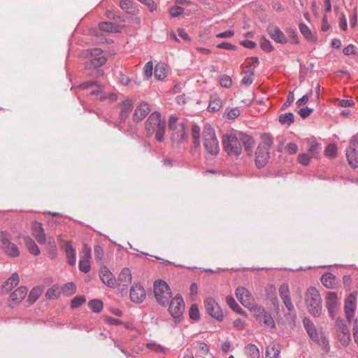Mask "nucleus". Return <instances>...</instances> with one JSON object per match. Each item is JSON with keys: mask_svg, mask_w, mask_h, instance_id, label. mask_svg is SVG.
Segmentation results:
<instances>
[{"mask_svg": "<svg viewBox=\"0 0 358 358\" xmlns=\"http://www.w3.org/2000/svg\"><path fill=\"white\" fill-rule=\"evenodd\" d=\"M166 129V122L162 120L161 115L157 112L151 113L145 122V131L148 136H152L155 133V138L162 142Z\"/></svg>", "mask_w": 358, "mask_h": 358, "instance_id": "nucleus-1", "label": "nucleus"}, {"mask_svg": "<svg viewBox=\"0 0 358 358\" xmlns=\"http://www.w3.org/2000/svg\"><path fill=\"white\" fill-rule=\"evenodd\" d=\"M306 303L308 312L313 317H318L322 313V299L319 291L315 287H310L306 293Z\"/></svg>", "mask_w": 358, "mask_h": 358, "instance_id": "nucleus-2", "label": "nucleus"}, {"mask_svg": "<svg viewBox=\"0 0 358 358\" xmlns=\"http://www.w3.org/2000/svg\"><path fill=\"white\" fill-rule=\"evenodd\" d=\"M203 145L208 153L211 155H217L220 150L218 141L215 131L209 126L206 125L203 130Z\"/></svg>", "mask_w": 358, "mask_h": 358, "instance_id": "nucleus-3", "label": "nucleus"}, {"mask_svg": "<svg viewBox=\"0 0 358 358\" xmlns=\"http://www.w3.org/2000/svg\"><path fill=\"white\" fill-rule=\"evenodd\" d=\"M102 50L100 48H93L85 50L83 52L84 57H92L91 59L85 63V68L87 69H92L103 66L107 61V59L101 56Z\"/></svg>", "mask_w": 358, "mask_h": 358, "instance_id": "nucleus-4", "label": "nucleus"}, {"mask_svg": "<svg viewBox=\"0 0 358 358\" xmlns=\"http://www.w3.org/2000/svg\"><path fill=\"white\" fill-rule=\"evenodd\" d=\"M222 145L224 150L229 155H239L241 153V145L236 136L232 132L223 135Z\"/></svg>", "mask_w": 358, "mask_h": 358, "instance_id": "nucleus-5", "label": "nucleus"}, {"mask_svg": "<svg viewBox=\"0 0 358 358\" xmlns=\"http://www.w3.org/2000/svg\"><path fill=\"white\" fill-rule=\"evenodd\" d=\"M154 293L157 302L163 306L166 305L171 297V292L169 285L162 280L155 282Z\"/></svg>", "mask_w": 358, "mask_h": 358, "instance_id": "nucleus-6", "label": "nucleus"}, {"mask_svg": "<svg viewBox=\"0 0 358 358\" xmlns=\"http://www.w3.org/2000/svg\"><path fill=\"white\" fill-rule=\"evenodd\" d=\"M250 310L253 312L254 317L259 322L263 323L264 326L271 329L275 327V324L271 315L266 312L262 306L255 305Z\"/></svg>", "mask_w": 358, "mask_h": 358, "instance_id": "nucleus-7", "label": "nucleus"}, {"mask_svg": "<svg viewBox=\"0 0 358 358\" xmlns=\"http://www.w3.org/2000/svg\"><path fill=\"white\" fill-rule=\"evenodd\" d=\"M236 296L237 299L243 306L248 309L252 308L255 304V299L251 293L245 287H239L236 290Z\"/></svg>", "mask_w": 358, "mask_h": 358, "instance_id": "nucleus-8", "label": "nucleus"}, {"mask_svg": "<svg viewBox=\"0 0 358 358\" xmlns=\"http://www.w3.org/2000/svg\"><path fill=\"white\" fill-rule=\"evenodd\" d=\"M204 305L207 313L218 321L223 319L222 311L217 302L213 298L208 297L205 299Z\"/></svg>", "mask_w": 358, "mask_h": 358, "instance_id": "nucleus-9", "label": "nucleus"}, {"mask_svg": "<svg viewBox=\"0 0 358 358\" xmlns=\"http://www.w3.org/2000/svg\"><path fill=\"white\" fill-rule=\"evenodd\" d=\"M336 325L337 336L339 341L343 346L348 345L350 341V334L347 325L345 324L344 321L339 317L336 319Z\"/></svg>", "mask_w": 358, "mask_h": 358, "instance_id": "nucleus-10", "label": "nucleus"}, {"mask_svg": "<svg viewBox=\"0 0 358 358\" xmlns=\"http://www.w3.org/2000/svg\"><path fill=\"white\" fill-rule=\"evenodd\" d=\"M303 322L308 334L314 342L326 344L325 337L322 334L318 333L315 325L309 319L304 318Z\"/></svg>", "mask_w": 358, "mask_h": 358, "instance_id": "nucleus-11", "label": "nucleus"}, {"mask_svg": "<svg viewBox=\"0 0 358 358\" xmlns=\"http://www.w3.org/2000/svg\"><path fill=\"white\" fill-rule=\"evenodd\" d=\"M169 311L173 318H180L185 311V303L179 295L173 298L169 305Z\"/></svg>", "mask_w": 358, "mask_h": 358, "instance_id": "nucleus-12", "label": "nucleus"}, {"mask_svg": "<svg viewBox=\"0 0 358 358\" xmlns=\"http://www.w3.org/2000/svg\"><path fill=\"white\" fill-rule=\"evenodd\" d=\"M178 119L174 116H171L169 122V127L170 130L173 131L172 139L173 141L184 140L187 138L185 127L182 124L180 125L179 127H176V122Z\"/></svg>", "mask_w": 358, "mask_h": 358, "instance_id": "nucleus-13", "label": "nucleus"}, {"mask_svg": "<svg viewBox=\"0 0 358 358\" xmlns=\"http://www.w3.org/2000/svg\"><path fill=\"white\" fill-rule=\"evenodd\" d=\"M356 309V297L350 294L345 301L344 310L346 318L350 322L354 317Z\"/></svg>", "mask_w": 358, "mask_h": 358, "instance_id": "nucleus-14", "label": "nucleus"}, {"mask_svg": "<svg viewBox=\"0 0 358 358\" xmlns=\"http://www.w3.org/2000/svg\"><path fill=\"white\" fill-rule=\"evenodd\" d=\"M338 300L337 294L333 292H329L326 298V306L328 309L330 317H334L336 311L338 306Z\"/></svg>", "mask_w": 358, "mask_h": 358, "instance_id": "nucleus-15", "label": "nucleus"}, {"mask_svg": "<svg viewBox=\"0 0 358 358\" xmlns=\"http://www.w3.org/2000/svg\"><path fill=\"white\" fill-rule=\"evenodd\" d=\"M131 300L136 303H142L145 298L144 288L139 284L133 285L130 290Z\"/></svg>", "mask_w": 358, "mask_h": 358, "instance_id": "nucleus-16", "label": "nucleus"}, {"mask_svg": "<svg viewBox=\"0 0 358 358\" xmlns=\"http://www.w3.org/2000/svg\"><path fill=\"white\" fill-rule=\"evenodd\" d=\"M279 294L282 300L283 303L286 306V308L292 311L294 310V306L292 303L290 295H289V286L287 284H282L279 287Z\"/></svg>", "mask_w": 358, "mask_h": 358, "instance_id": "nucleus-17", "label": "nucleus"}, {"mask_svg": "<svg viewBox=\"0 0 358 358\" xmlns=\"http://www.w3.org/2000/svg\"><path fill=\"white\" fill-rule=\"evenodd\" d=\"M131 272L128 268H124L119 274L117 284L119 287H122V290L127 288L131 282Z\"/></svg>", "mask_w": 358, "mask_h": 358, "instance_id": "nucleus-18", "label": "nucleus"}, {"mask_svg": "<svg viewBox=\"0 0 358 358\" xmlns=\"http://www.w3.org/2000/svg\"><path fill=\"white\" fill-rule=\"evenodd\" d=\"M99 276L101 281L110 287H113L117 285V281L113 274L106 266L101 268Z\"/></svg>", "mask_w": 358, "mask_h": 358, "instance_id": "nucleus-19", "label": "nucleus"}, {"mask_svg": "<svg viewBox=\"0 0 358 358\" xmlns=\"http://www.w3.org/2000/svg\"><path fill=\"white\" fill-rule=\"evenodd\" d=\"M32 235L40 244H45L46 242L45 234L43 225L41 222H34L32 224Z\"/></svg>", "mask_w": 358, "mask_h": 358, "instance_id": "nucleus-20", "label": "nucleus"}, {"mask_svg": "<svg viewBox=\"0 0 358 358\" xmlns=\"http://www.w3.org/2000/svg\"><path fill=\"white\" fill-rule=\"evenodd\" d=\"M20 278L17 273H14L12 275L3 282L1 285V290L3 293H8L10 292L15 286L18 285Z\"/></svg>", "mask_w": 358, "mask_h": 358, "instance_id": "nucleus-21", "label": "nucleus"}, {"mask_svg": "<svg viewBox=\"0 0 358 358\" xmlns=\"http://www.w3.org/2000/svg\"><path fill=\"white\" fill-rule=\"evenodd\" d=\"M150 112V108L148 103H141L135 110L134 120L141 121Z\"/></svg>", "mask_w": 358, "mask_h": 358, "instance_id": "nucleus-22", "label": "nucleus"}, {"mask_svg": "<svg viewBox=\"0 0 358 358\" xmlns=\"http://www.w3.org/2000/svg\"><path fill=\"white\" fill-rule=\"evenodd\" d=\"M28 288L25 286H21L15 289L10 296V301L17 304L24 299L27 294Z\"/></svg>", "mask_w": 358, "mask_h": 358, "instance_id": "nucleus-23", "label": "nucleus"}, {"mask_svg": "<svg viewBox=\"0 0 358 358\" xmlns=\"http://www.w3.org/2000/svg\"><path fill=\"white\" fill-rule=\"evenodd\" d=\"M321 282L327 288L334 289L336 287L338 280L334 274L327 273L322 275Z\"/></svg>", "mask_w": 358, "mask_h": 358, "instance_id": "nucleus-24", "label": "nucleus"}, {"mask_svg": "<svg viewBox=\"0 0 358 358\" xmlns=\"http://www.w3.org/2000/svg\"><path fill=\"white\" fill-rule=\"evenodd\" d=\"M268 33L275 42L280 43H286L287 40L284 34L276 27H271L268 28Z\"/></svg>", "mask_w": 358, "mask_h": 358, "instance_id": "nucleus-25", "label": "nucleus"}, {"mask_svg": "<svg viewBox=\"0 0 358 358\" xmlns=\"http://www.w3.org/2000/svg\"><path fill=\"white\" fill-rule=\"evenodd\" d=\"M358 155V134L352 137L349 148L346 151V157H356Z\"/></svg>", "mask_w": 358, "mask_h": 358, "instance_id": "nucleus-26", "label": "nucleus"}, {"mask_svg": "<svg viewBox=\"0 0 358 358\" xmlns=\"http://www.w3.org/2000/svg\"><path fill=\"white\" fill-rule=\"evenodd\" d=\"M281 348L278 343H272L266 347V358H278L280 352Z\"/></svg>", "mask_w": 358, "mask_h": 358, "instance_id": "nucleus-27", "label": "nucleus"}, {"mask_svg": "<svg viewBox=\"0 0 358 358\" xmlns=\"http://www.w3.org/2000/svg\"><path fill=\"white\" fill-rule=\"evenodd\" d=\"M99 29L106 32L118 33L120 32L121 27L112 22H103L99 24Z\"/></svg>", "mask_w": 358, "mask_h": 358, "instance_id": "nucleus-28", "label": "nucleus"}, {"mask_svg": "<svg viewBox=\"0 0 358 358\" xmlns=\"http://www.w3.org/2000/svg\"><path fill=\"white\" fill-rule=\"evenodd\" d=\"M24 244L29 252L34 255L40 254V250L34 240L28 236L24 238Z\"/></svg>", "mask_w": 358, "mask_h": 358, "instance_id": "nucleus-29", "label": "nucleus"}, {"mask_svg": "<svg viewBox=\"0 0 358 358\" xmlns=\"http://www.w3.org/2000/svg\"><path fill=\"white\" fill-rule=\"evenodd\" d=\"M132 102L130 100H126L122 103V108L120 111V119L121 120H124L132 110Z\"/></svg>", "mask_w": 358, "mask_h": 358, "instance_id": "nucleus-30", "label": "nucleus"}, {"mask_svg": "<svg viewBox=\"0 0 358 358\" xmlns=\"http://www.w3.org/2000/svg\"><path fill=\"white\" fill-rule=\"evenodd\" d=\"M166 68L164 63H158L155 69V77L159 80L165 78L166 76Z\"/></svg>", "mask_w": 358, "mask_h": 358, "instance_id": "nucleus-31", "label": "nucleus"}, {"mask_svg": "<svg viewBox=\"0 0 358 358\" xmlns=\"http://www.w3.org/2000/svg\"><path fill=\"white\" fill-rule=\"evenodd\" d=\"M120 6L127 13L130 14H134L137 10L134 6V2L131 0H122L120 2Z\"/></svg>", "mask_w": 358, "mask_h": 358, "instance_id": "nucleus-32", "label": "nucleus"}, {"mask_svg": "<svg viewBox=\"0 0 358 358\" xmlns=\"http://www.w3.org/2000/svg\"><path fill=\"white\" fill-rule=\"evenodd\" d=\"M66 254L68 259V263L70 265H74L76 264V252L73 248L71 243H68L66 245Z\"/></svg>", "mask_w": 358, "mask_h": 358, "instance_id": "nucleus-33", "label": "nucleus"}, {"mask_svg": "<svg viewBox=\"0 0 358 358\" xmlns=\"http://www.w3.org/2000/svg\"><path fill=\"white\" fill-rule=\"evenodd\" d=\"M245 353L250 358H259V349L253 344H249L245 346Z\"/></svg>", "mask_w": 358, "mask_h": 358, "instance_id": "nucleus-34", "label": "nucleus"}, {"mask_svg": "<svg viewBox=\"0 0 358 358\" xmlns=\"http://www.w3.org/2000/svg\"><path fill=\"white\" fill-rule=\"evenodd\" d=\"M226 300L227 304L233 310L241 315H245V311L238 306V304L236 303V301L232 296H227Z\"/></svg>", "mask_w": 358, "mask_h": 358, "instance_id": "nucleus-35", "label": "nucleus"}, {"mask_svg": "<svg viewBox=\"0 0 358 358\" xmlns=\"http://www.w3.org/2000/svg\"><path fill=\"white\" fill-rule=\"evenodd\" d=\"M299 29L301 33L303 34L304 38L308 41H315V36H313L312 31L310 29L303 23H301L299 24Z\"/></svg>", "mask_w": 358, "mask_h": 358, "instance_id": "nucleus-36", "label": "nucleus"}, {"mask_svg": "<svg viewBox=\"0 0 358 358\" xmlns=\"http://www.w3.org/2000/svg\"><path fill=\"white\" fill-rule=\"evenodd\" d=\"M60 294L61 290L59 287L55 285L47 290L45 296L49 299H56L59 296Z\"/></svg>", "mask_w": 358, "mask_h": 358, "instance_id": "nucleus-37", "label": "nucleus"}, {"mask_svg": "<svg viewBox=\"0 0 358 358\" xmlns=\"http://www.w3.org/2000/svg\"><path fill=\"white\" fill-rule=\"evenodd\" d=\"M222 106V100L219 98H214L210 99L208 108L209 111L216 112L220 110Z\"/></svg>", "mask_w": 358, "mask_h": 358, "instance_id": "nucleus-38", "label": "nucleus"}, {"mask_svg": "<svg viewBox=\"0 0 358 358\" xmlns=\"http://www.w3.org/2000/svg\"><path fill=\"white\" fill-rule=\"evenodd\" d=\"M94 86H95L96 89L91 91L90 94L92 95L98 94L101 92V87L100 86H97L96 83L94 81L85 82L80 85V87L82 89H87Z\"/></svg>", "mask_w": 358, "mask_h": 358, "instance_id": "nucleus-39", "label": "nucleus"}, {"mask_svg": "<svg viewBox=\"0 0 358 358\" xmlns=\"http://www.w3.org/2000/svg\"><path fill=\"white\" fill-rule=\"evenodd\" d=\"M254 80V71L251 69L246 70L243 72V77L241 83L245 85H250Z\"/></svg>", "mask_w": 358, "mask_h": 358, "instance_id": "nucleus-40", "label": "nucleus"}, {"mask_svg": "<svg viewBox=\"0 0 358 358\" xmlns=\"http://www.w3.org/2000/svg\"><path fill=\"white\" fill-rule=\"evenodd\" d=\"M88 306L94 313H99L103 309V303L99 299H92L90 301Z\"/></svg>", "mask_w": 358, "mask_h": 358, "instance_id": "nucleus-41", "label": "nucleus"}, {"mask_svg": "<svg viewBox=\"0 0 358 358\" xmlns=\"http://www.w3.org/2000/svg\"><path fill=\"white\" fill-rule=\"evenodd\" d=\"M192 142L195 148L200 145V128L196 125H193L192 127Z\"/></svg>", "mask_w": 358, "mask_h": 358, "instance_id": "nucleus-42", "label": "nucleus"}, {"mask_svg": "<svg viewBox=\"0 0 358 358\" xmlns=\"http://www.w3.org/2000/svg\"><path fill=\"white\" fill-rule=\"evenodd\" d=\"M3 249L4 250L5 252L9 256L17 257L20 255L17 246L12 243L3 248Z\"/></svg>", "mask_w": 358, "mask_h": 358, "instance_id": "nucleus-43", "label": "nucleus"}, {"mask_svg": "<svg viewBox=\"0 0 358 358\" xmlns=\"http://www.w3.org/2000/svg\"><path fill=\"white\" fill-rule=\"evenodd\" d=\"M76 291V286L73 282H67L65 284L62 289L61 292L66 296H70L73 294Z\"/></svg>", "mask_w": 358, "mask_h": 358, "instance_id": "nucleus-44", "label": "nucleus"}, {"mask_svg": "<svg viewBox=\"0 0 358 358\" xmlns=\"http://www.w3.org/2000/svg\"><path fill=\"white\" fill-rule=\"evenodd\" d=\"M294 117L292 113L281 114L279 116V122L282 124L289 125L294 122Z\"/></svg>", "mask_w": 358, "mask_h": 358, "instance_id": "nucleus-45", "label": "nucleus"}, {"mask_svg": "<svg viewBox=\"0 0 358 358\" xmlns=\"http://www.w3.org/2000/svg\"><path fill=\"white\" fill-rule=\"evenodd\" d=\"M241 114V111L238 107L227 108L225 111V115L227 119L233 120L238 117Z\"/></svg>", "mask_w": 358, "mask_h": 358, "instance_id": "nucleus-46", "label": "nucleus"}, {"mask_svg": "<svg viewBox=\"0 0 358 358\" xmlns=\"http://www.w3.org/2000/svg\"><path fill=\"white\" fill-rule=\"evenodd\" d=\"M147 348L152 351L159 352V353H165L166 349L161 345L155 343H148L146 345Z\"/></svg>", "mask_w": 358, "mask_h": 358, "instance_id": "nucleus-47", "label": "nucleus"}, {"mask_svg": "<svg viewBox=\"0 0 358 358\" xmlns=\"http://www.w3.org/2000/svg\"><path fill=\"white\" fill-rule=\"evenodd\" d=\"M189 317L192 320H197L199 318V307L196 304H192L189 312Z\"/></svg>", "mask_w": 358, "mask_h": 358, "instance_id": "nucleus-48", "label": "nucleus"}, {"mask_svg": "<svg viewBox=\"0 0 358 358\" xmlns=\"http://www.w3.org/2000/svg\"><path fill=\"white\" fill-rule=\"evenodd\" d=\"M322 150V146L320 144L315 143L314 141H311L309 145L308 152L310 155H314L317 154L320 150Z\"/></svg>", "mask_w": 358, "mask_h": 358, "instance_id": "nucleus-49", "label": "nucleus"}, {"mask_svg": "<svg viewBox=\"0 0 358 358\" xmlns=\"http://www.w3.org/2000/svg\"><path fill=\"white\" fill-rule=\"evenodd\" d=\"M79 268L82 272L88 273L91 268L90 260L80 259L79 262Z\"/></svg>", "mask_w": 358, "mask_h": 358, "instance_id": "nucleus-50", "label": "nucleus"}, {"mask_svg": "<svg viewBox=\"0 0 358 358\" xmlns=\"http://www.w3.org/2000/svg\"><path fill=\"white\" fill-rule=\"evenodd\" d=\"M85 301L86 299L84 296H76L71 301V308H76L80 306L83 303H85Z\"/></svg>", "mask_w": 358, "mask_h": 358, "instance_id": "nucleus-51", "label": "nucleus"}, {"mask_svg": "<svg viewBox=\"0 0 358 358\" xmlns=\"http://www.w3.org/2000/svg\"><path fill=\"white\" fill-rule=\"evenodd\" d=\"M324 154L327 157H333L337 154V147L335 144H329L327 146Z\"/></svg>", "mask_w": 358, "mask_h": 358, "instance_id": "nucleus-52", "label": "nucleus"}, {"mask_svg": "<svg viewBox=\"0 0 358 358\" xmlns=\"http://www.w3.org/2000/svg\"><path fill=\"white\" fill-rule=\"evenodd\" d=\"M41 295L40 289L37 288H34L31 290L29 294V301L33 303H34Z\"/></svg>", "mask_w": 358, "mask_h": 358, "instance_id": "nucleus-53", "label": "nucleus"}, {"mask_svg": "<svg viewBox=\"0 0 358 358\" xmlns=\"http://www.w3.org/2000/svg\"><path fill=\"white\" fill-rule=\"evenodd\" d=\"M243 143H244V145L245 147V150L248 152V155H250V152L252 150V147L255 144L254 139L250 136H245Z\"/></svg>", "mask_w": 358, "mask_h": 358, "instance_id": "nucleus-54", "label": "nucleus"}, {"mask_svg": "<svg viewBox=\"0 0 358 358\" xmlns=\"http://www.w3.org/2000/svg\"><path fill=\"white\" fill-rule=\"evenodd\" d=\"M91 259V248L85 244L82 249V255L80 259L90 260Z\"/></svg>", "mask_w": 358, "mask_h": 358, "instance_id": "nucleus-55", "label": "nucleus"}, {"mask_svg": "<svg viewBox=\"0 0 358 358\" xmlns=\"http://www.w3.org/2000/svg\"><path fill=\"white\" fill-rule=\"evenodd\" d=\"M285 149L287 155H292L296 153L298 146L295 143H289L285 146Z\"/></svg>", "mask_w": 358, "mask_h": 358, "instance_id": "nucleus-56", "label": "nucleus"}, {"mask_svg": "<svg viewBox=\"0 0 358 358\" xmlns=\"http://www.w3.org/2000/svg\"><path fill=\"white\" fill-rule=\"evenodd\" d=\"M0 241L1 243L2 248L11 243L8 234L5 231H1L0 235Z\"/></svg>", "mask_w": 358, "mask_h": 358, "instance_id": "nucleus-57", "label": "nucleus"}, {"mask_svg": "<svg viewBox=\"0 0 358 358\" xmlns=\"http://www.w3.org/2000/svg\"><path fill=\"white\" fill-rule=\"evenodd\" d=\"M220 83L222 87H229L232 85V80L229 76H224L220 80Z\"/></svg>", "mask_w": 358, "mask_h": 358, "instance_id": "nucleus-58", "label": "nucleus"}, {"mask_svg": "<svg viewBox=\"0 0 358 358\" xmlns=\"http://www.w3.org/2000/svg\"><path fill=\"white\" fill-rule=\"evenodd\" d=\"M153 64L152 62H148L144 66V74L147 79H149L152 75Z\"/></svg>", "mask_w": 358, "mask_h": 358, "instance_id": "nucleus-59", "label": "nucleus"}, {"mask_svg": "<svg viewBox=\"0 0 358 358\" xmlns=\"http://www.w3.org/2000/svg\"><path fill=\"white\" fill-rule=\"evenodd\" d=\"M184 12V8L180 6H174L170 8L169 13L172 17H178Z\"/></svg>", "mask_w": 358, "mask_h": 358, "instance_id": "nucleus-60", "label": "nucleus"}, {"mask_svg": "<svg viewBox=\"0 0 358 358\" xmlns=\"http://www.w3.org/2000/svg\"><path fill=\"white\" fill-rule=\"evenodd\" d=\"M143 4L148 6L151 12H153L157 9V4L153 0H138Z\"/></svg>", "mask_w": 358, "mask_h": 358, "instance_id": "nucleus-61", "label": "nucleus"}, {"mask_svg": "<svg viewBox=\"0 0 358 358\" xmlns=\"http://www.w3.org/2000/svg\"><path fill=\"white\" fill-rule=\"evenodd\" d=\"M261 48L266 52H271L273 50V47L270 43V41L266 39H262L260 41Z\"/></svg>", "mask_w": 358, "mask_h": 358, "instance_id": "nucleus-62", "label": "nucleus"}, {"mask_svg": "<svg viewBox=\"0 0 358 358\" xmlns=\"http://www.w3.org/2000/svg\"><path fill=\"white\" fill-rule=\"evenodd\" d=\"M356 50L357 48L355 45L350 44L347 47L343 48V52L345 55H355L356 53Z\"/></svg>", "mask_w": 358, "mask_h": 358, "instance_id": "nucleus-63", "label": "nucleus"}, {"mask_svg": "<svg viewBox=\"0 0 358 358\" xmlns=\"http://www.w3.org/2000/svg\"><path fill=\"white\" fill-rule=\"evenodd\" d=\"M352 331L355 342L358 344V319L355 320Z\"/></svg>", "mask_w": 358, "mask_h": 358, "instance_id": "nucleus-64", "label": "nucleus"}]
</instances>
